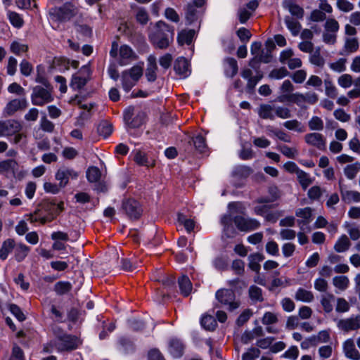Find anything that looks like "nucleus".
Wrapping results in <instances>:
<instances>
[{
    "instance_id": "25",
    "label": "nucleus",
    "mask_w": 360,
    "mask_h": 360,
    "mask_svg": "<svg viewBox=\"0 0 360 360\" xmlns=\"http://www.w3.org/2000/svg\"><path fill=\"white\" fill-rule=\"evenodd\" d=\"M277 100L279 102L284 103L288 101L301 105L304 101V94L300 93H295L290 94H283L278 97Z\"/></svg>"
},
{
    "instance_id": "41",
    "label": "nucleus",
    "mask_w": 360,
    "mask_h": 360,
    "mask_svg": "<svg viewBox=\"0 0 360 360\" xmlns=\"http://www.w3.org/2000/svg\"><path fill=\"white\" fill-rule=\"evenodd\" d=\"M30 248L25 244L20 243L15 248V258L18 262L22 261L28 255Z\"/></svg>"
},
{
    "instance_id": "2",
    "label": "nucleus",
    "mask_w": 360,
    "mask_h": 360,
    "mask_svg": "<svg viewBox=\"0 0 360 360\" xmlns=\"http://www.w3.org/2000/svg\"><path fill=\"white\" fill-rule=\"evenodd\" d=\"M53 333L54 338L50 341L49 345L58 352L72 351L78 347L79 340L76 336L68 334L58 326L53 328Z\"/></svg>"
},
{
    "instance_id": "54",
    "label": "nucleus",
    "mask_w": 360,
    "mask_h": 360,
    "mask_svg": "<svg viewBox=\"0 0 360 360\" xmlns=\"http://www.w3.org/2000/svg\"><path fill=\"white\" fill-rule=\"evenodd\" d=\"M283 125L289 130H294L297 132H304V128L300 122L297 120H291L283 122Z\"/></svg>"
},
{
    "instance_id": "9",
    "label": "nucleus",
    "mask_w": 360,
    "mask_h": 360,
    "mask_svg": "<svg viewBox=\"0 0 360 360\" xmlns=\"http://www.w3.org/2000/svg\"><path fill=\"white\" fill-rule=\"evenodd\" d=\"M22 128V124L16 120L0 121V136H12Z\"/></svg>"
},
{
    "instance_id": "61",
    "label": "nucleus",
    "mask_w": 360,
    "mask_h": 360,
    "mask_svg": "<svg viewBox=\"0 0 360 360\" xmlns=\"http://www.w3.org/2000/svg\"><path fill=\"white\" fill-rule=\"evenodd\" d=\"M136 21L144 25H146L149 20V15L146 10L143 8H139L136 14Z\"/></svg>"
},
{
    "instance_id": "57",
    "label": "nucleus",
    "mask_w": 360,
    "mask_h": 360,
    "mask_svg": "<svg viewBox=\"0 0 360 360\" xmlns=\"http://www.w3.org/2000/svg\"><path fill=\"white\" fill-rule=\"evenodd\" d=\"M290 75V72L285 67L276 68L271 71L269 77L271 79H281Z\"/></svg>"
},
{
    "instance_id": "52",
    "label": "nucleus",
    "mask_w": 360,
    "mask_h": 360,
    "mask_svg": "<svg viewBox=\"0 0 360 360\" xmlns=\"http://www.w3.org/2000/svg\"><path fill=\"white\" fill-rule=\"evenodd\" d=\"M266 129L269 133L274 134L281 141L287 143L290 142V136L288 134H287L284 131L277 129H273V127L271 126H268Z\"/></svg>"
},
{
    "instance_id": "37",
    "label": "nucleus",
    "mask_w": 360,
    "mask_h": 360,
    "mask_svg": "<svg viewBox=\"0 0 360 360\" xmlns=\"http://www.w3.org/2000/svg\"><path fill=\"white\" fill-rule=\"evenodd\" d=\"M7 15L10 22L13 27L20 28L23 26L24 20L19 13L15 11H8Z\"/></svg>"
},
{
    "instance_id": "32",
    "label": "nucleus",
    "mask_w": 360,
    "mask_h": 360,
    "mask_svg": "<svg viewBox=\"0 0 360 360\" xmlns=\"http://www.w3.org/2000/svg\"><path fill=\"white\" fill-rule=\"evenodd\" d=\"M335 300V296L330 293H326L321 295V304L326 313H330L333 311V307L332 302Z\"/></svg>"
},
{
    "instance_id": "19",
    "label": "nucleus",
    "mask_w": 360,
    "mask_h": 360,
    "mask_svg": "<svg viewBox=\"0 0 360 360\" xmlns=\"http://www.w3.org/2000/svg\"><path fill=\"white\" fill-rule=\"evenodd\" d=\"M132 153L134 154V160L139 166H145L147 167H153L155 166V160L149 158L146 153L141 150H134Z\"/></svg>"
},
{
    "instance_id": "28",
    "label": "nucleus",
    "mask_w": 360,
    "mask_h": 360,
    "mask_svg": "<svg viewBox=\"0 0 360 360\" xmlns=\"http://www.w3.org/2000/svg\"><path fill=\"white\" fill-rule=\"evenodd\" d=\"M15 241L13 239L8 238L4 241L1 248H0V259L6 260L10 252L13 251L15 248Z\"/></svg>"
},
{
    "instance_id": "12",
    "label": "nucleus",
    "mask_w": 360,
    "mask_h": 360,
    "mask_svg": "<svg viewBox=\"0 0 360 360\" xmlns=\"http://www.w3.org/2000/svg\"><path fill=\"white\" fill-rule=\"evenodd\" d=\"M305 142L320 150H326V139L321 134L313 132L307 134L304 136Z\"/></svg>"
},
{
    "instance_id": "64",
    "label": "nucleus",
    "mask_w": 360,
    "mask_h": 360,
    "mask_svg": "<svg viewBox=\"0 0 360 360\" xmlns=\"http://www.w3.org/2000/svg\"><path fill=\"white\" fill-rule=\"evenodd\" d=\"M261 352L259 349L251 347L248 352L244 353L242 356V360H255L259 357Z\"/></svg>"
},
{
    "instance_id": "46",
    "label": "nucleus",
    "mask_w": 360,
    "mask_h": 360,
    "mask_svg": "<svg viewBox=\"0 0 360 360\" xmlns=\"http://www.w3.org/2000/svg\"><path fill=\"white\" fill-rule=\"evenodd\" d=\"M122 87L126 92H129L137 82L134 80L127 71H124L122 75Z\"/></svg>"
},
{
    "instance_id": "13",
    "label": "nucleus",
    "mask_w": 360,
    "mask_h": 360,
    "mask_svg": "<svg viewBox=\"0 0 360 360\" xmlns=\"http://www.w3.org/2000/svg\"><path fill=\"white\" fill-rule=\"evenodd\" d=\"M78 174L72 169L60 168L56 173V179L59 181L60 188H64L69 182L70 179H77Z\"/></svg>"
},
{
    "instance_id": "62",
    "label": "nucleus",
    "mask_w": 360,
    "mask_h": 360,
    "mask_svg": "<svg viewBox=\"0 0 360 360\" xmlns=\"http://www.w3.org/2000/svg\"><path fill=\"white\" fill-rule=\"evenodd\" d=\"M231 269L238 276H243L245 273V262L241 259H235L232 262Z\"/></svg>"
},
{
    "instance_id": "11",
    "label": "nucleus",
    "mask_w": 360,
    "mask_h": 360,
    "mask_svg": "<svg viewBox=\"0 0 360 360\" xmlns=\"http://www.w3.org/2000/svg\"><path fill=\"white\" fill-rule=\"evenodd\" d=\"M28 105L27 99L15 98L10 101L4 109V115L6 117L13 115L17 111L25 109Z\"/></svg>"
},
{
    "instance_id": "53",
    "label": "nucleus",
    "mask_w": 360,
    "mask_h": 360,
    "mask_svg": "<svg viewBox=\"0 0 360 360\" xmlns=\"http://www.w3.org/2000/svg\"><path fill=\"white\" fill-rule=\"evenodd\" d=\"M342 200H353L354 202H360V193L356 191H342L341 190Z\"/></svg>"
},
{
    "instance_id": "30",
    "label": "nucleus",
    "mask_w": 360,
    "mask_h": 360,
    "mask_svg": "<svg viewBox=\"0 0 360 360\" xmlns=\"http://www.w3.org/2000/svg\"><path fill=\"white\" fill-rule=\"evenodd\" d=\"M88 81L87 77H84L78 74H74L72 77L70 86L74 90H80L86 84Z\"/></svg>"
},
{
    "instance_id": "18",
    "label": "nucleus",
    "mask_w": 360,
    "mask_h": 360,
    "mask_svg": "<svg viewBox=\"0 0 360 360\" xmlns=\"http://www.w3.org/2000/svg\"><path fill=\"white\" fill-rule=\"evenodd\" d=\"M185 346L182 341L176 338H172L169 341L168 349L174 358H179L184 354Z\"/></svg>"
},
{
    "instance_id": "60",
    "label": "nucleus",
    "mask_w": 360,
    "mask_h": 360,
    "mask_svg": "<svg viewBox=\"0 0 360 360\" xmlns=\"http://www.w3.org/2000/svg\"><path fill=\"white\" fill-rule=\"evenodd\" d=\"M325 92L327 96L331 98H335L338 96L337 88L333 85L332 81L325 79Z\"/></svg>"
},
{
    "instance_id": "48",
    "label": "nucleus",
    "mask_w": 360,
    "mask_h": 360,
    "mask_svg": "<svg viewBox=\"0 0 360 360\" xmlns=\"http://www.w3.org/2000/svg\"><path fill=\"white\" fill-rule=\"evenodd\" d=\"M333 283L340 290H345L348 288L349 281L346 276H335L333 279Z\"/></svg>"
},
{
    "instance_id": "1",
    "label": "nucleus",
    "mask_w": 360,
    "mask_h": 360,
    "mask_svg": "<svg viewBox=\"0 0 360 360\" xmlns=\"http://www.w3.org/2000/svg\"><path fill=\"white\" fill-rule=\"evenodd\" d=\"M174 28L164 21L157 22L148 34L151 44L158 49H166L174 41Z\"/></svg>"
},
{
    "instance_id": "51",
    "label": "nucleus",
    "mask_w": 360,
    "mask_h": 360,
    "mask_svg": "<svg viewBox=\"0 0 360 360\" xmlns=\"http://www.w3.org/2000/svg\"><path fill=\"white\" fill-rule=\"evenodd\" d=\"M120 349L123 350L124 352H132L134 349L133 342L127 338L121 337L118 340Z\"/></svg>"
},
{
    "instance_id": "34",
    "label": "nucleus",
    "mask_w": 360,
    "mask_h": 360,
    "mask_svg": "<svg viewBox=\"0 0 360 360\" xmlns=\"http://www.w3.org/2000/svg\"><path fill=\"white\" fill-rule=\"evenodd\" d=\"M285 23L293 36H297L300 33L302 27L297 20L286 16L285 18Z\"/></svg>"
},
{
    "instance_id": "26",
    "label": "nucleus",
    "mask_w": 360,
    "mask_h": 360,
    "mask_svg": "<svg viewBox=\"0 0 360 360\" xmlns=\"http://www.w3.org/2000/svg\"><path fill=\"white\" fill-rule=\"evenodd\" d=\"M283 6L289 11L292 15L297 18H302L304 15V10L299 5L295 4L292 0H284Z\"/></svg>"
},
{
    "instance_id": "22",
    "label": "nucleus",
    "mask_w": 360,
    "mask_h": 360,
    "mask_svg": "<svg viewBox=\"0 0 360 360\" xmlns=\"http://www.w3.org/2000/svg\"><path fill=\"white\" fill-rule=\"evenodd\" d=\"M248 267L253 271L257 274L259 273L261 266L259 262L264 259V256L263 254L259 252H256L253 254H250L248 256Z\"/></svg>"
},
{
    "instance_id": "5",
    "label": "nucleus",
    "mask_w": 360,
    "mask_h": 360,
    "mask_svg": "<svg viewBox=\"0 0 360 360\" xmlns=\"http://www.w3.org/2000/svg\"><path fill=\"white\" fill-rule=\"evenodd\" d=\"M216 299L220 304L217 307H226L229 311H233L240 305L239 300H236V295L233 290L229 289H220L215 294Z\"/></svg>"
},
{
    "instance_id": "59",
    "label": "nucleus",
    "mask_w": 360,
    "mask_h": 360,
    "mask_svg": "<svg viewBox=\"0 0 360 360\" xmlns=\"http://www.w3.org/2000/svg\"><path fill=\"white\" fill-rule=\"evenodd\" d=\"M275 115L281 119H288L292 117L290 110L285 106H275L274 105Z\"/></svg>"
},
{
    "instance_id": "8",
    "label": "nucleus",
    "mask_w": 360,
    "mask_h": 360,
    "mask_svg": "<svg viewBox=\"0 0 360 360\" xmlns=\"http://www.w3.org/2000/svg\"><path fill=\"white\" fill-rule=\"evenodd\" d=\"M135 108L129 106L124 111V120L127 124L131 128H138L143 124L145 120V113L142 111H139L135 117L134 115Z\"/></svg>"
},
{
    "instance_id": "4",
    "label": "nucleus",
    "mask_w": 360,
    "mask_h": 360,
    "mask_svg": "<svg viewBox=\"0 0 360 360\" xmlns=\"http://www.w3.org/2000/svg\"><path fill=\"white\" fill-rule=\"evenodd\" d=\"M34 214L40 216L41 224L53 221L58 215L56 202L49 199L42 200L34 210Z\"/></svg>"
},
{
    "instance_id": "10",
    "label": "nucleus",
    "mask_w": 360,
    "mask_h": 360,
    "mask_svg": "<svg viewBox=\"0 0 360 360\" xmlns=\"http://www.w3.org/2000/svg\"><path fill=\"white\" fill-rule=\"evenodd\" d=\"M122 208L131 219H138L142 214V209L139 202L134 199L124 200Z\"/></svg>"
},
{
    "instance_id": "63",
    "label": "nucleus",
    "mask_w": 360,
    "mask_h": 360,
    "mask_svg": "<svg viewBox=\"0 0 360 360\" xmlns=\"http://www.w3.org/2000/svg\"><path fill=\"white\" fill-rule=\"evenodd\" d=\"M20 70L22 75L28 77L33 71V66L29 61L24 59L20 63Z\"/></svg>"
},
{
    "instance_id": "50",
    "label": "nucleus",
    "mask_w": 360,
    "mask_h": 360,
    "mask_svg": "<svg viewBox=\"0 0 360 360\" xmlns=\"http://www.w3.org/2000/svg\"><path fill=\"white\" fill-rule=\"evenodd\" d=\"M101 176V171L96 167H90L86 171V178L89 182H98L100 180Z\"/></svg>"
},
{
    "instance_id": "33",
    "label": "nucleus",
    "mask_w": 360,
    "mask_h": 360,
    "mask_svg": "<svg viewBox=\"0 0 360 360\" xmlns=\"http://www.w3.org/2000/svg\"><path fill=\"white\" fill-rule=\"evenodd\" d=\"M351 243L346 235H342L334 245V250L338 252H346L350 247Z\"/></svg>"
},
{
    "instance_id": "36",
    "label": "nucleus",
    "mask_w": 360,
    "mask_h": 360,
    "mask_svg": "<svg viewBox=\"0 0 360 360\" xmlns=\"http://www.w3.org/2000/svg\"><path fill=\"white\" fill-rule=\"evenodd\" d=\"M358 172H360L359 162H356L354 164L348 165L344 169V174L349 179H354Z\"/></svg>"
},
{
    "instance_id": "17",
    "label": "nucleus",
    "mask_w": 360,
    "mask_h": 360,
    "mask_svg": "<svg viewBox=\"0 0 360 360\" xmlns=\"http://www.w3.org/2000/svg\"><path fill=\"white\" fill-rule=\"evenodd\" d=\"M174 70L182 78H186L191 74L189 62L184 57H179L176 59Z\"/></svg>"
},
{
    "instance_id": "47",
    "label": "nucleus",
    "mask_w": 360,
    "mask_h": 360,
    "mask_svg": "<svg viewBox=\"0 0 360 360\" xmlns=\"http://www.w3.org/2000/svg\"><path fill=\"white\" fill-rule=\"evenodd\" d=\"M28 49L27 44H21L17 41H13L10 46V51L16 56H20L22 53L27 52Z\"/></svg>"
},
{
    "instance_id": "21",
    "label": "nucleus",
    "mask_w": 360,
    "mask_h": 360,
    "mask_svg": "<svg viewBox=\"0 0 360 360\" xmlns=\"http://www.w3.org/2000/svg\"><path fill=\"white\" fill-rule=\"evenodd\" d=\"M148 60V64L146 70L145 75L147 80L150 82H153L155 81L157 78L156 71L158 70V66L156 64V58L153 56H150Z\"/></svg>"
},
{
    "instance_id": "31",
    "label": "nucleus",
    "mask_w": 360,
    "mask_h": 360,
    "mask_svg": "<svg viewBox=\"0 0 360 360\" xmlns=\"http://www.w3.org/2000/svg\"><path fill=\"white\" fill-rule=\"evenodd\" d=\"M274 112V105H271L268 104L261 105L259 109V116L262 119H269L274 120L275 114Z\"/></svg>"
},
{
    "instance_id": "14",
    "label": "nucleus",
    "mask_w": 360,
    "mask_h": 360,
    "mask_svg": "<svg viewBox=\"0 0 360 360\" xmlns=\"http://www.w3.org/2000/svg\"><path fill=\"white\" fill-rule=\"evenodd\" d=\"M206 149L207 144L205 138L203 136L198 134L195 137H193L188 141L186 150L188 154L192 153L193 150H197L200 153H203L205 152Z\"/></svg>"
},
{
    "instance_id": "55",
    "label": "nucleus",
    "mask_w": 360,
    "mask_h": 360,
    "mask_svg": "<svg viewBox=\"0 0 360 360\" xmlns=\"http://www.w3.org/2000/svg\"><path fill=\"white\" fill-rule=\"evenodd\" d=\"M277 148L283 155L288 158H294L298 154L296 148H290L287 145H279Z\"/></svg>"
},
{
    "instance_id": "40",
    "label": "nucleus",
    "mask_w": 360,
    "mask_h": 360,
    "mask_svg": "<svg viewBox=\"0 0 360 360\" xmlns=\"http://www.w3.org/2000/svg\"><path fill=\"white\" fill-rule=\"evenodd\" d=\"M249 297L254 302H262L264 301L262 290L257 285H251L248 290Z\"/></svg>"
},
{
    "instance_id": "6",
    "label": "nucleus",
    "mask_w": 360,
    "mask_h": 360,
    "mask_svg": "<svg viewBox=\"0 0 360 360\" xmlns=\"http://www.w3.org/2000/svg\"><path fill=\"white\" fill-rule=\"evenodd\" d=\"M52 86L46 88L41 86H36L32 89L31 101L34 105L43 106L53 101Z\"/></svg>"
},
{
    "instance_id": "29",
    "label": "nucleus",
    "mask_w": 360,
    "mask_h": 360,
    "mask_svg": "<svg viewBox=\"0 0 360 360\" xmlns=\"http://www.w3.org/2000/svg\"><path fill=\"white\" fill-rule=\"evenodd\" d=\"M225 63L227 65L225 68L226 75L229 77H233L238 70L237 60L233 58H226Z\"/></svg>"
},
{
    "instance_id": "3",
    "label": "nucleus",
    "mask_w": 360,
    "mask_h": 360,
    "mask_svg": "<svg viewBox=\"0 0 360 360\" xmlns=\"http://www.w3.org/2000/svg\"><path fill=\"white\" fill-rule=\"evenodd\" d=\"M79 13V8L72 2H66L60 6L50 8L49 15L53 21L66 22L76 17Z\"/></svg>"
},
{
    "instance_id": "44",
    "label": "nucleus",
    "mask_w": 360,
    "mask_h": 360,
    "mask_svg": "<svg viewBox=\"0 0 360 360\" xmlns=\"http://www.w3.org/2000/svg\"><path fill=\"white\" fill-rule=\"evenodd\" d=\"M310 53L309 61L311 63L318 67H323L324 65L325 60L321 56V49L319 47L316 49L315 51L313 50Z\"/></svg>"
},
{
    "instance_id": "58",
    "label": "nucleus",
    "mask_w": 360,
    "mask_h": 360,
    "mask_svg": "<svg viewBox=\"0 0 360 360\" xmlns=\"http://www.w3.org/2000/svg\"><path fill=\"white\" fill-rule=\"evenodd\" d=\"M309 127L312 131H321L323 129V122L317 116H313L308 123Z\"/></svg>"
},
{
    "instance_id": "20",
    "label": "nucleus",
    "mask_w": 360,
    "mask_h": 360,
    "mask_svg": "<svg viewBox=\"0 0 360 360\" xmlns=\"http://www.w3.org/2000/svg\"><path fill=\"white\" fill-rule=\"evenodd\" d=\"M343 352L347 358L352 360H360V353L356 349L352 339H348L344 342Z\"/></svg>"
},
{
    "instance_id": "27",
    "label": "nucleus",
    "mask_w": 360,
    "mask_h": 360,
    "mask_svg": "<svg viewBox=\"0 0 360 360\" xmlns=\"http://www.w3.org/2000/svg\"><path fill=\"white\" fill-rule=\"evenodd\" d=\"M178 283L181 293L185 296H188L193 289L192 283L187 276L183 275L178 279Z\"/></svg>"
},
{
    "instance_id": "56",
    "label": "nucleus",
    "mask_w": 360,
    "mask_h": 360,
    "mask_svg": "<svg viewBox=\"0 0 360 360\" xmlns=\"http://www.w3.org/2000/svg\"><path fill=\"white\" fill-rule=\"evenodd\" d=\"M359 41L356 38L347 39L344 48L347 53L356 52L359 49Z\"/></svg>"
},
{
    "instance_id": "15",
    "label": "nucleus",
    "mask_w": 360,
    "mask_h": 360,
    "mask_svg": "<svg viewBox=\"0 0 360 360\" xmlns=\"http://www.w3.org/2000/svg\"><path fill=\"white\" fill-rule=\"evenodd\" d=\"M338 327L345 332L358 330L360 328V316L340 319L338 323Z\"/></svg>"
},
{
    "instance_id": "39",
    "label": "nucleus",
    "mask_w": 360,
    "mask_h": 360,
    "mask_svg": "<svg viewBox=\"0 0 360 360\" xmlns=\"http://www.w3.org/2000/svg\"><path fill=\"white\" fill-rule=\"evenodd\" d=\"M295 215L304 219V221H298L299 225H306L310 221V218L311 217V209L309 207H304L303 209H298L295 212Z\"/></svg>"
},
{
    "instance_id": "45",
    "label": "nucleus",
    "mask_w": 360,
    "mask_h": 360,
    "mask_svg": "<svg viewBox=\"0 0 360 360\" xmlns=\"http://www.w3.org/2000/svg\"><path fill=\"white\" fill-rule=\"evenodd\" d=\"M202 326L207 330H214L217 325L216 319L211 315H205L201 319Z\"/></svg>"
},
{
    "instance_id": "16",
    "label": "nucleus",
    "mask_w": 360,
    "mask_h": 360,
    "mask_svg": "<svg viewBox=\"0 0 360 360\" xmlns=\"http://www.w3.org/2000/svg\"><path fill=\"white\" fill-rule=\"evenodd\" d=\"M120 65H126L133 60H136L137 56L132 49L126 44L122 45L119 49Z\"/></svg>"
},
{
    "instance_id": "7",
    "label": "nucleus",
    "mask_w": 360,
    "mask_h": 360,
    "mask_svg": "<svg viewBox=\"0 0 360 360\" xmlns=\"http://www.w3.org/2000/svg\"><path fill=\"white\" fill-rule=\"evenodd\" d=\"M233 221L236 228L243 232H250L257 229L260 226V223L258 220L245 217L243 215H236L233 218Z\"/></svg>"
},
{
    "instance_id": "24",
    "label": "nucleus",
    "mask_w": 360,
    "mask_h": 360,
    "mask_svg": "<svg viewBox=\"0 0 360 360\" xmlns=\"http://www.w3.org/2000/svg\"><path fill=\"white\" fill-rule=\"evenodd\" d=\"M201 15L202 11L195 8L194 5H187L185 18L188 25H191L197 21Z\"/></svg>"
},
{
    "instance_id": "42",
    "label": "nucleus",
    "mask_w": 360,
    "mask_h": 360,
    "mask_svg": "<svg viewBox=\"0 0 360 360\" xmlns=\"http://www.w3.org/2000/svg\"><path fill=\"white\" fill-rule=\"evenodd\" d=\"M72 288V285L68 281H58L54 285V291L59 295L68 293Z\"/></svg>"
},
{
    "instance_id": "35",
    "label": "nucleus",
    "mask_w": 360,
    "mask_h": 360,
    "mask_svg": "<svg viewBox=\"0 0 360 360\" xmlns=\"http://www.w3.org/2000/svg\"><path fill=\"white\" fill-rule=\"evenodd\" d=\"M295 299L304 302H311L314 300V295L311 291L300 288L297 290Z\"/></svg>"
},
{
    "instance_id": "49",
    "label": "nucleus",
    "mask_w": 360,
    "mask_h": 360,
    "mask_svg": "<svg viewBox=\"0 0 360 360\" xmlns=\"http://www.w3.org/2000/svg\"><path fill=\"white\" fill-rule=\"evenodd\" d=\"M297 177L304 190L307 189L312 183V179L310 178L309 174L302 169L297 174Z\"/></svg>"
},
{
    "instance_id": "38",
    "label": "nucleus",
    "mask_w": 360,
    "mask_h": 360,
    "mask_svg": "<svg viewBox=\"0 0 360 360\" xmlns=\"http://www.w3.org/2000/svg\"><path fill=\"white\" fill-rule=\"evenodd\" d=\"M231 219L229 216H224L221 219V224L224 225V232L227 238H233L236 231L230 223Z\"/></svg>"
},
{
    "instance_id": "43",
    "label": "nucleus",
    "mask_w": 360,
    "mask_h": 360,
    "mask_svg": "<svg viewBox=\"0 0 360 360\" xmlns=\"http://www.w3.org/2000/svg\"><path fill=\"white\" fill-rule=\"evenodd\" d=\"M18 167V163L15 160L8 159L0 162V173L12 172H14Z\"/></svg>"
},
{
    "instance_id": "23",
    "label": "nucleus",
    "mask_w": 360,
    "mask_h": 360,
    "mask_svg": "<svg viewBox=\"0 0 360 360\" xmlns=\"http://www.w3.org/2000/svg\"><path fill=\"white\" fill-rule=\"evenodd\" d=\"M194 30H182L177 36L178 44L181 46L184 44L191 45L195 37Z\"/></svg>"
}]
</instances>
